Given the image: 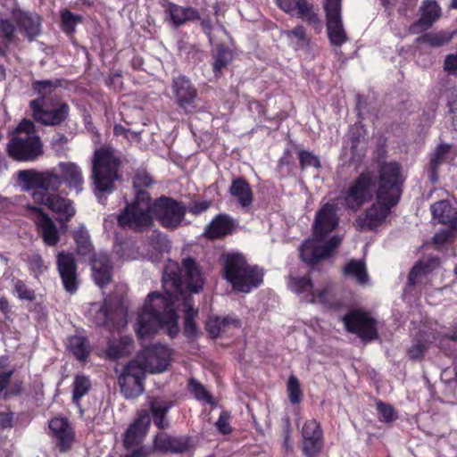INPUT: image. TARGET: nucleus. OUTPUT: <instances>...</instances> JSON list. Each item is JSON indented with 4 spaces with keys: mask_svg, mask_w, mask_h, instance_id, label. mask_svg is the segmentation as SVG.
Returning a JSON list of instances; mask_svg holds the SVG:
<instances>
[{
    "mask_svg": "<svg viewBox=\"0 0 457 457\" xmlns=\"http://www.w3.org/2000/svg\"><path fill=\"white\" fill-rule=\"evenodd\" d=\"M152 211L154 220L156 219L162 228L176 229L185 219L187 207L170 196L161 195L154 200L152 198Z\"/></svg>",
    "mask_w": 457,
    "mask_h": 457,
    "instance_id": "obj_10",
    "label": "nucleus"
},
{
    "mask_svg": "<svg viewBox=\"0 0 457 457\" xmlns=\"http://www.w3.org/2000/svg\"><path fill=\"white\" fill-rule=\"evenodd\" d=\"M133 347V339L129 337H122L118 341L110 343L106 349L109 359L118 361L119 359L130 354Z\"/></svg>",
    "mask_w": 457,
    "mask_h": 457,
    "instance_id": "obj_37",
    "label": "nucleus"
},
{
    "mask_svg": "<svg viewBox=\"0 0 457 457\" xmlns=\"http://www.w3.org/2000/svg\"><path fill=\"white\" fill-rule=\"evenodd\" d=\"M325 10L330 42L335 46H342L347 40V37L340 14V0H326Z\"/></svg>",
    "mask_w": 457,
    "mask_h": 457,
    "instance_id": "obj_18",
    "label": "nucleus"
},
{
    "mask_svg": "<svg viewBox=\"0 0 457 457\" xmlns=\"http://www.w3.org/2000/svg\"><path fill=\"white\" fill-rule=\"evenodd\" d=\"M48 209L57 215L56 220L62 227H66L76 214L73 201L56 194L52 196Z\"/></svg>",
    "mask_w": 457,
    "mask_h": 457,
    "instance_id": "obj_28",
    "label": "nucleus"
},
{
    "mask_svg": "<svg viewBox=\"0 0 457 457\" xmlns=\"http://www.w3.org/2000/svg\"><path fill=\"white\" fill-rule=\"evenodd\" d=\"M403 180L398 162H390L380 165L377 200L364 214L356 219L355 224L359 229L371 230L385 221L392 207L399 202Z\"/></svg>",
    "mask_w": 457,
    "mask_h": 457,
    "instance_id": "obj_2",
    "label": "nucleus"
},
{
    "mask_svg": "<svg viewBox=\"0 0 457 457\" xmlns=\"http://www.w3.org/2000/svg\"><path fill=\"white\" fill-rule=\"evenodd\" d=\"M430 211L434 220H436L438 223L448 225L457 210L452 206L449 201L441 200L433 204Z\"/></svg>",
    "mask_w": 457,
    "mask_h": 457,
    "instance_id": "obj_42",
    "label": "nucleus"
},
{
    "mask_svg": "<svg viewBox=\"0 0 457 457\" xmlns=\"http://www.w3.org/2000/svg\"><path fill=\"white\" fill-rule=\"evenodd\" d=\"M211 205V201H194L189 204L187 211L194 216H198L206 212Z\"/></svg>",
    "mask_w": 457,
    "mask_h": 457,
    "instance_id": "obj_59",
    "label": "nucleus"
},
{
    "mask_svg": "<svg viewBox=\"0 0 457 457\" xmlns=\"http://www.w3.org/2000/svg\"><path fill=\"white\" fill-rule=\"evenodd\" d=\"M456 154L457 153L454 148L448 144H441L436 148L429 162V169L432 173L431 177L433 181H436L438 167L445 162L452 161Z\"/></svg>",
    "mask_w": 457,
    "mask_h": 457,
    "instance_id": "obj_31",
    "label": "nucleus"
},
{
    "mask_svg": "<svg viewBox=\"0 0 457 457\" xmlns=\"http://www.w3.org/2000/svg\"><path fill=\"white\" fill-rule=\"evenodd\" d=\"M342 320L346 330L356 334L363 342L378 338L376 320L367 312L359 310L350 311Z\"/></svg>",
    "mask_w": 457,
    "mask_h": 457,
    "instance_id": "obj_14",
    "label": "nucleus"
},
{
    "mask_svg": "<svg viewBox=\"0 0 457 457\" xmlns=\"http://www.w3.org/2000/svg\"><path fill=\"white\" fill-rule=\"evenodd\" d=\"M303 437V452L307 457H314L322 447L323 432L320 423L311 419L301 428Z\"/></svg>",
    "mask_w": 457,
    "mask_h": 457,
    "instance_id": "obj_19",
    "label": "nucleus"
},
{
    "mask_svg": "<svg viewBox=\"0 0 457 457\" xmlns=\"http://www.w3.org/2000/svg\"><path fill=\"white\" fill-rule=\"evenodd\" d=\"M175 405L172 400H166L160 396H149L147 398L146 410L149 412L154 425L160 430H165L170 427L167 415L170 410Z\"/></svg>",
    "mask_w": 457,
    "mask_h": 457,
    "instance_id": "obj_21",
    "label": "nucleus"
},
{
    "mask_svg": "<svg viewBox=\"0 0 457 457\" xmlns=\"http://www.w3.org/2000/svg\"><path fill=\"white\" fill-rule=\"evenodd\" d=\"M145 372V367L139 361L131 360L124 366L118 383L125 398L134 399L142 395Z\"/></svg>",
    "mask_w": 457,
    "mask_h": 457,
    "instance_id": "obj_13",
    "label": "nucleus"
},
{
    "mask_svg": "<svg viewBox=\"0 0 457 457\" xmlns=\"http://www.w3.org/2000/svg\"><path fill=\"white\" fill-rule=\"evenodd\" d=\"M60 18L61 30L72 40L75 37L77 25L82 22L83 17L65 8L60 12Z\"/></svg>",
    "mask_w": 457,
    "mask_h": 457,
    "instance_id": "obj_40",
    "label": "nucleus"
},
{
    "mask_svg": "<svg viewBox=\"0 0 457 457\" xmlns=\"http://www.w3.org/2000/svg\"><path fill=\"white\" fill-rule=\"evenodd\" d=\"M230 412L228 411L223 410L220 413L219 419L215 423L217 430L222 435H229L232 432V428L230 426Z\"/></svg>",
    "mask_w": 457,
    "mask_h": 457,
    "instance_id": "obj_54",
    "label": "nucleus"
},
{
    "mask_svg": "<svg viewBox=\"0 0 457 457\" xmlns=\"http://www.w3.org/2000/svg\"><path fill=\"white\" fill-rule=\"evenodd\" d=\"M287 12L296 15L314 27L320 24V20L313 9V5L307 0H288Z\"/></svg>",
    "mask_w": 457,
    "mask_h": 457,
    "instance_id": "obj_29",
    "label": "nucleus"
},
{
    "mask_svg": "<svg viewBox=\"0 0 457 457\" xmlns=\"http://www.w3.org/2000/svg\"><path fill=\"white\" fill-rule=\"evenodd\" d=\"M64 289L70 293L74 294L79 287L78 274L77 271L59 273Z\"/></svg>",
    "mask_w": 457,
    "mask_h": 457,
    "instance_id": "obj_52",
    "label": "nucleus"
},
{
    "mask_svg": "<svg viewBox=\"0 0 457 457\" xmlns=\"http://www.w3.org/2000/svg\"><path fill=\"white\" fill-rule=\"evenodd\" d=\"M12 293L21 301L34 302L37 298L36 291L30 287L28 283L16 277L11 280Z\"/></svg>",
    "mask_w": 457,
    "mask_h": 457,
    "instance_id": "obj_45",
    "label": "nucleus"
},
{
    "mask_svg": "<svg viewBox=\"0 0 457 457\" xmlns=\"http://www.w3.org/2000/svg\"><path fill=\"white\" fill-rule=\"evenodd\" d=\"M64 289L70 293L74 294L79 287L78 274L77 271L59 273Z\"/></svg>",
    "mask_w": 457,
    "mask_h": 457,
    "instance_id": "obj_51",
    "label": "nucleus"
},
{
    "mask_svg": "<svg viewBox=\"0 0 457 457\" xmlns=\"http://www.w3.org/2000/svg\"><path fill=\"white\" fill-rule=\"evenodd\" d=\"M290 287L297 294L311 291L312 284L308 277L292 278Z\"/></svg>",
    "mask_w": 457,
    "mask_h": 457,
    "instance_id": "obj_55",
    "label": "nucleus"
},
{
    "mask_svg": "<svg viewBox=\"0 0 457 457\" xmlns=\"http://www.w3.org/2000/svg\"><path fill=\"white\" fill-rule=\"evenodd\" d=\"M151 425V418L146 410H140L134 421L129 426L124 435V445L130 448L139 445L145 437Z\"/></svg>",
    "mask_w": 457,
    "mask_h": 457,
    "instance_id": "obj_20",
    "label": "nucleus"
},
{
    "mask_svg": "<svg viewBox=\"0 0 457 457\" xmlns=\"http://www.w3.org/2000/svg\"><path fill=\"white\" fill-rule=\"evenodd\" d=\"M440 260L438 257H428L419 261L411 269L409 274V281L415 284V279L421 273H427L439 266Z\"/></svg>",
    "mask_w": 457,
    "mask_h": 457,
    "instance_id": "obj_46",
    "label": "nucleus"
},
{
    "mask_svg": "<svg viewBox=\"0 0 457 457\" xmlns=\"http://www.w3.org/2000/svg\"><path fill=\"white\" fill-rule=\"evenodd\" d=\"M16 131L18 135L22 136H38L36 131V127L33 121L24 119L22 120L17 129Z\"/></svg>",
    "mask_w": 457,
    "mask_h": 457,
    "instance_id": "obj_61",
    "label": "nucleus"
},
{
    "mask_svg": "<svg viewBox=\"0 0 457 457\" xmlns=\"http://www.w3.org/2000/svg\"><path fill=\"white\" fill-rule=\"evenodd\" d=\"M223 272L233 289L242 293H250L263 282L262 270L250 265L240 253H231L226 257Z\"/></svg>",
    "mask_w": 457,
    "mask_h": 457,
    "instance_id": "obj_8",
    "label": "nucleus"
},
{
    "mask_svg": "<svg viewBox=\"0 0 457 457\" xmlns=\"http://www.w3.org/2000/svg\"><path fill=\"white\" fill-rule=\"evenodd\" d=\"M287 392L289 401L294 406L293 412L297 418H299V404L303 401V394L301 389L300 382L296 377L290 376L289 379L287 380Z\"/></svg>",
    "mask_w": 457,
    "mask_h": 457,
    "instance_id": "obj_43",
    "label": "nucleus"
},
{
    "mask_svg": "<svg viewBox=\"0 0 457 457\" xmlns=\"http://www.w3.org/2000/svg\"><path fill=\"white\" fill-rule=\"evenodd\" d=\"M53 195H54V194H49L42 191H34L31 196L35 204H43L48 208Z\"/></svg>",
    "mask_w": 457,
    "mask_h": 457,
    "instance_id": "obj_63",
    "label": "nucleus"
},
{
    "mask_svg": "<svg viewBox=\"0 0 457 457\" xmlns=\"http://www.w3.org/2000/svg\"><path fill=\"white\" fill-rule=\"evenodd\" d=\"M376 179L369 172L361 173L349 187L345 195L347 208L357 211L373 199L377 191Z\"/></svg>",
    "mask_w": 457,
    "mask_h": 457,
    "instance_id": "obj_12",
    "label": "nucleus"
},
{
    "mask_svg": "<svg viewBox=\"0 0 457 457\" xmlns=\"http://www.w3.org/2000/svg\"><path fill=\"white\" fill-rule=\"evenodd\" d=\"M122 162L113 148L106 145L96 149L92 158L90 179L93 192L97 198L109 195L122 179Z\"/></svg>",
    "mask_w": 457,
    "mask_h": 457,
    "instance_id": "obj_6",
    "label": "nucleus"
},
{
    "mask_svg": "<svg viewBox=\"0 0 457 457\" xmlns=\"http://www.w3.org/2000/svg\"><path fill=\"white\" fill-rule=\"evenodd\" d=\"M204 283L201 269L192 257L184 258L181 269L178 266L166 267L162 275L164 295L154 291L148 294L143 307L137 314V335L139 338L148 337L160 329L162 320L170 311H176L175 303L181 298L197 293Z\"/></svg>",
    "mask_w": 457,
    "mask_h": 457,
    "instance_id": "obj_1",
    "label": "nucleus"
},
{
    "mask_svg": "<svg viewBox=\"0 0 457 457\" xmlns=\"http://www.w3.org/2000/svg\"><path fill=\"white\" fill-rule=\"evenodd\" d=\"M300 164L303 169L307 167H313L319 169L320 162L319 158L308 151H300L299 154Z\"/></svg>",
    "mask_w": 457,
    "mask_h": 457,
    "instance_id": "obj_57",
    "label": "nucleus"
},
{
    "mask_svg": "<svg viewBox=\"0 0 457 457\" xmlns=\"http://www.w3.org/2000/svg\"><path fill=\"white\" fill-rule=\"evenodd\" d=\"M59 172L55 169L38 171L33 169L22 170L18 172V180L26 190L42 189L57 192L62 184L77 194L83 190L84 176L82 169L75 162H61L58 163Z\"/></svg>",
    "mask_w": 457,
    "mask_h": 457,
    "instance_id": "obj_4",
    "label": "nucleus"
},
{
    "mask_svg": "<svg viewBox=\"0 0 457 457\" xmlns=\"http://www.w3.org/2000/svg\"><path fill=\"white\" fill-rule=\"evenodd\" d=\"M188 389L197 401L206 403L210 405L216 404V401L212 397V394L195 378H191L189 379Z\"/></svg>",
    "mask_w": 457,
    "mask_h": 457,
    "instance_id": "obj_47",
    "label": "nucleus"
},
{
    "mask_svg": "<svg viewBox=\"0 0 457 457\" xmlns=\"http://www.w3.org/2000/svg\"><path fill=\"white\" fill-rule=\"evenodd\" d=\"M154 447L162 453H182L188 450L189 440L186 436H174L162 431L154 436Z\"/></svg>",
    "mask_w": 457,
    "mask_h": 457,
    "instance_id": "obj_23",
    "label": "nucleus"
},
{
    "mask_svg": "<svg viewBox=\"0 0 457 457\" xmlns=\"http://www.w3.org/2000/svg\"><path fill=\"white\" fill-rule=\"evenodd\" d=\"M171 88L178 106L186 113L192 112L196 107L198 92L190 79L183 74L174 77Z\"/></svg>",
    "mask_w": 457,
    "mask_h": 457,
    "instance_id": "obj_16",
    "label": "nucleus"
},
{
    "mask_svg": "<svg viewBox=\"0 0 457 457\" xmlns=\"http://www.w3.org/2000/svg\"><path fill=\"white\" fill-rule=\"evenodd\" d=\"M234 51L224 43L216 45L212 52V71L216 78L221 77L223 71L233 62Z\"/></svg>",
    "mask_w": 457,
    "mask_h": 457,
    "instance_id": "obj_30",
    "label": "nucleus"
},
{
    "mask_svg": "<svg viewBox=\"0 0 457 457\" xmlns=\"http://www.w3.org/2000/svg\"><path fill=\"white\" fill-rule=\"evenodd\" d=\"M68 348L74 357L80 361H85L91 352L87 337L78 335L69 338Z\"/></svg>",
    "mask_w": 457,
    "mask_h": 457,
    "instance_id": "obj_41",
    "label": "nucleus"
},
{
    "mask_svg": "<svg viewBox=\"0 0 457 457\" xmlns=\"http://www.w3.org/2000/svg\"><path fill=\"white\" fill-rule=\"evenodd\" d=\"M344 276L355 279L361 285H367L369 276L365 262L361 260H351L343 268Z\"/></svg>",
    "mask_w": 457,
    "mask_h": 457,
    "instance_id": "obj_36",
    "label": "nucleus"
},
{
    "mask_svg": "<svg viewBox=\"0 0 457 457\" xmlns=\"http://www.w3.org/2000/svg\"><path fill=\"white\" fill-rule=\"evenodd\" d=\"M454 238V232L452 228L442 229L435 234L433 241L436 244L441 245L448 241H452Z\"/></svg>",
    "mask_w": 457,
    "mask_h": 457,
    "instance_id": "obj_62",
    "label": "nucleus"
},
{
    "mask_svg": "<svg viewBox=\"0 0 457 457\" xmlns=\"http://www.w3.org/2000/svg\"><path fill=\"white\" fill-rule=\"evenodd\" d=\"M338 221L337 204H323L316 213L312 238L305 240L299 248L303 262L317 263L328 258L340 245L342 237L339 236H333L327 240L328 236L337 227Z\"/></svg>",
    "mask_w": 457,
    "mask_h": 457,
    "instance_id": "obj_3",
    "label": "nucleus"
},
{
    "mask_svg": "<svg viewBox=\"0 0 457 457\" xmlns=\"http://www.w3.org/2000/svg\"><path fill=\"white\" fill-rule=\"evenodd\" d=\"M8 155L18 162H34L44 154L43 143L39 136L12 137L6 147Z\"/></svg>",
    "mask_w": 457,
    "mask_h": 457,
    "instance_id": "obj_11",
    "label": "nucleus"
},
{
    "mask_svg": "<svg viewBox=\"0 0 457 457\" xmlns=\"http://www.w3.org/2000/svg\"><path fill=\"white\" fill-rule=\"evenodd\" d=\"M420 11V18L410 28L412 33L428 29L441 15V9L435 0L425 1Z\"/></svg>",
    "mask_w": 457,
    "mask_h": 457,
    "instance_id": "obj_26",
    "label": "nucleus"
},
{
    "mask_svg": "<svg viewBox=\"0 0 457 457\" xmlns=\"http://www.w3.org/2000/svg\"><path fill=\"white\" fill-rule=\"evenodd\" d=\"M118 226L134 233H143L154 225L152 196L147 191H139L127 203L117 216Z\"/></svg>",
    "mask_w": 457,
    "mask_h": 457,
    "instance_id": "obj_7",
    "label": "nucleus"
},
{
    "mask_svg": "<svg viewBox=\"0 0 457 457\" xmlns=\"http://www.w3.org/2000/svg\"><path fill=\"white\" fill-rule=\"evenodd\" d=\"M73 239L77 245V253L83 257L91 258L94 252V245L91 242L89 233L81 227L73 231Z\"/></svg>",
    "mask_w": 457,
    "mask_h": 457,
    "instance_id": "obj_39",
    "label": "nucleus"
},
{
    "mask_svg": "<svg viewBox=\"0 0 457 457\" xmlns=\"http://www.w3.org/2000/svg\"><path fill=\"white\" fill-rule=\"evenodd\" d=\"M28 264L29 270L34 273L41 274L46 269L44 265V261L40 254L32 253L29 256Z\"/></svg>",
    "mask_w": 457,
    "mask_h": 457,
    "instance_id": "obj_60",
    "label": "nucleus"
},
{
    "mask_svg": "<svg viewBox=\"0 0 457 457\" xmlns=\"http://www.w3.org/2000/svg\"><path fill=\"white\" fill-rule=\"evenodd\" d=\"M234 227V220L229 215L220 213L206 226L204 236L210 240L220 239L230 235Z\"/></svg>",
    "mask_w": 457,
    "mask_h": 457,
    "instance_id": "obj_25",
    "label": "nucleus"
},
{
    "mask_svg": "<svg viewBox=\"0 0 457 457\" xmlns=\"http://www.w3.org/2000/svg\"><path fill=\"white\" fill-rule=\"evenodd\" d=\"M171 350L163 345L145 346L134 361H139L145 371L160 373L167 370L170 362Z\"/></svg>",
    "mask_w": 457,
    "mask_h": 457,
    "instance_id": "obj_15",
    "label": "nucleus"
},
{
    "mask_svg": "<svg viewBox=\"0 0 457 457\" xmlns=\"http://www.w3.org/2000/svg\"><path fill=\"white\" fill-rule=\"evenodd\" d=\"M49 429L56 438V445L61 453L71 449L75 433L66 418H53L49 422Z\"/></svg>",
    "mask_w": 457,
    "mask_h": 457,
    "instance_id": "obj_22",
    "label": "nucleus"
},
{
    "mask_svg": "<svg viewBox=\"0 0 457 457\" xmlns=\"http://www.w3.org/2000/svg\"><path fill=\"white\" fill-rule=\"evenodd\" d=\"M33 119L44 126H60L69 117L70 105L59 96L49 100L33 99L29 102Z\"/></svg>",
    "mask_w": 457,
    "mask_h": 457,
    "instance_id": "obj_9",
    "label": "nucleus"
},
{
    "mask_svg": "<svg viewBox=\"0 0 457 457\" xmlns=\"http://www.w3.org/2000/svg\"><path fill=\"white\" fill-rule=\"evenodd\" d=\"M377 411L379 420L381 421L391 422L396 419V413L394 408L381 401L377 402Z\"/></svg>",
    "mask_w": 457,
    "mask_h": 457,
    "instance_id": "obj_53",
    "label": "nucleus"
},
{
    "mask_svg": "<svg viewBox=\"0 0 457 457\" xmlns=\"http://www.w3.org/2000/svg\"><path fill=\"white\" fill-rule=\"evenodd\" d=\"M92 270L96 283L100 287H104L112 281V265L106 253L94 254L92 258Z\"/></svg>",
    "mask_w": 457,
    "mask_h": 457,
    "instance_id": "obj_27",
    "label": "nucleus"
},
{
    "mask_svg": "<svg viewBox=\"0 0 457 457\" xmlns=\"http://www.w3.org/2000/svg\"><path fill=\"white\" fill-rule=\"evenodd\" d=\"M154 184L152 176L145 170H137L133 179V187L136 193L145 191V188L150 187Z\"/></svg>",
    "mask_w": 457,
    "mask_h": 457,
    "instance_id": "obj_50",
    "label": "nucleus"
},
{
    "mask_svg": "<svg viewBox=\"0 0 457 457\" xmlns=\"http://www.w3.org/2000/svg\"><path fill=\"white\" fill-rule=\"evenodd\" d=\"M56 265L59 273L77 271V263L71 253L60 252L56 257Z\"/></svg>",
    "mask_w": 457,
    "mask_h": 457,
    "instance_id": "obj_48",
    "label": "nucleus"
},
{
    "mask_svg": "<svg viewBox=\"0 0 457 457\" xmlns=\"http://www.w3.org/2000/svg\"><path fill=\"white\" fill-rule=\"evenodd\" d=\"M165 13L169 16L170 23L176 29L187 21H195L201 19L198 10L195 7H184L172 2H168Z\"/></svg>",
    "mask_w": 457,
    "mask_h": 457,
    "instance_id": "obj_24",
    "label": "nucleus"
},
{
    "mask_svg": "<svg viewBox=\"0 0 457 457\" xmlns=\"http://www.w3.org/2000/svg\"><path fill=\"white\" fill-rule=\"evenodd\" d=\"M91 311L95 312L92 320L96 326L105 328L113 327V312L111 302L104 300L100 305L94 303Z\"/></svg>",
    "mask_w": 457,
    "mask_h": 457,
    "instance_id": "obj_34",
    "label": "nucleus"
},
{
    "mask_svg": "<svg viewBox=\"0 0 457 457\" xmlns=\"http://www.w3.org/2000/svg\"><path fill=\"white\" fill-rule=\"evenodd\" d=\"M229 193L237 199L238 204L242 207H248L253 203L252 188L244 178L239 177L232 180Z\"/></svg>",
    "mask_w": 457,
    "mask_h": 457,
    "instance_id": "obj_32",
    "label": "nucleus"
},
{
    "mask_svg": "<svg viewBox=\"0 0 457 457\" xmlns=\"http://www.w3.org/2000/svg\"><path fill=\"white\" fill-rule=\"evenodd\" d=\"M452 37L453 34L447 31L429 32L419 37L417 42L432 47H439L448 44Z\"/></svg>",
    "mask_w": 457,
    "mask_h": 457,
    "instance_id": "obj_44",
    "label": "nucleus"
},
{
    "mask_svg": "<svg viewBox=\"0 0 457 457\" xmlns=\"http://www.w3.org/2000/svg\"><path fill=\"white\" fill-rule=\"evenodd\" d=\"M183 305L185 307L184 317V335L193 339L197 336V326L195 323V317L197 316V310H195L191 304V296L185 297Z\"/></svg>",
    "mask_w": 457,
    "mask_h": 457,
    "instance_id": "obj_38",
    "label": "nucleus"
},
{
    "mask_svg": "<svg viewBox=\"0 0 457 457\" xmlns=\"http://www.w3.org/2000/svg\"><path fill=\"white\" fill-rule=\"evenodd\" d=\"M26 209L33 215L32 220L43 242L48 246H55L60 241V235L54 220L41 207L27 204Z\"/></svg>",
    "mask_w": 457,
    "mask_h": 457,
    "instance_id": "obj_17",
    "label": "nucleus"
},
{
    "mask_svg": "<svg viewBox=\"0 0 457 457\" xmlns=\"http://www.w3.org/2000/svg\"><path fill=\"white\" fill-rule=\"evenodd\" d=\"M25 392V385L22 379H15L10 387L4 393L3 398L8 400L12 397L21 396Z\"/></svg>",
    "mask_w": 457,
    "mask_h": 457,
    "instance_id": "obj_56",
    "label": "nucleus"
},
{
    "mask_svg": "<svg viewBox=\"0 0 457 457\" xmlns=\"http://www.w3.org/2000/svg\"><path fill=\"white\" fill-rule=\"evenodd\" d=\"M178 318L176 311H170L168 315L164 316L163 320H162V327L160 328H165L170 337H175L179 331Z\"/></svg>",
    "mask_w": 457,
    "mask_h": 457,
    "instance_id": "obj_49",
    "label": "nucleus"
},
{
    "mask_svg": "<svg viewBox=\"0 0 457 457\" xmlns=\"http://www.w3.org/2000/svg\"><path fill=\"white\" fill-rule=\"evenodd\" d=\"M330 287L326 286L321 289H317L316 292H312V302H319L320 303H326L328 302V294L330 292Z\"/></svg>",
    "mask_w": 457,
    "mask_h": 457,
    "instance_id": "obj_64",
    "label": "nucleus"
},
{
    "mask_svg": "<svg viewBox=\"0 0 457 457\" xmlns=\"http://www.w3.org/2000/svg\"><path fill=\"white\" fill-rule=\"evenodd\" d=\"M33 42L42 32V17L35 12L13 9L12 18L0 17V57H6L12 45L17 46L20 38Z\"/></svg>",
    "mask_w": 457,
    "mask_h": 457,
    "instance_id": "obj_5",
    "label": "nucleus"
},
{
    "mask_svg": "<svg viewBox=\"0 0 457 457\" xmlns=\"http://www.w3.org/2000/svg\"><path fill=\"white\" fill-rule=\"evenodd\" d=\"M91 387L92 383L89 376H87L83 373H79L74 377L71 385V401L81 411V399L89 393Z\"/></svg>",
    "mask_w": 457,
    "mask_h": 457,
    "instance_id": "obj_33",
    "label": "nucleus"
},
{
    "mask_svg": "<svg viewBox=\"0 0 457 457\" xmlns=\"http://www.w3.org/2000/svg\"><path fill=\"white\" fill-rule=\"evenodd\" d=\"M292 40H295L297 48H305L309 44V38L302 26H298L290 32Z\"/></svg>",
    "mask_w": 457,
    "mask_h": 457,
    "instance_id": "obj_58",
    "label": "nucleus"
},
{
    "mask_svg": "<svg viewBox=\"0 0 457 457\" xmlns=\"http://www.w3.org/2000/svg\"><path fill=\"white\" fill-rule=\"evenodd\" d=\"M63 82L64 79H62L34 80L31 84V88L37 96L36 99L49 100L53 96L52 94L54 90L63 86Z\"/></svg>",
    "mask_w": 457,
    "mask_h": 457,
    "instance_id": "obj_35",
    "label": "nucleus"
}]
</instances>
